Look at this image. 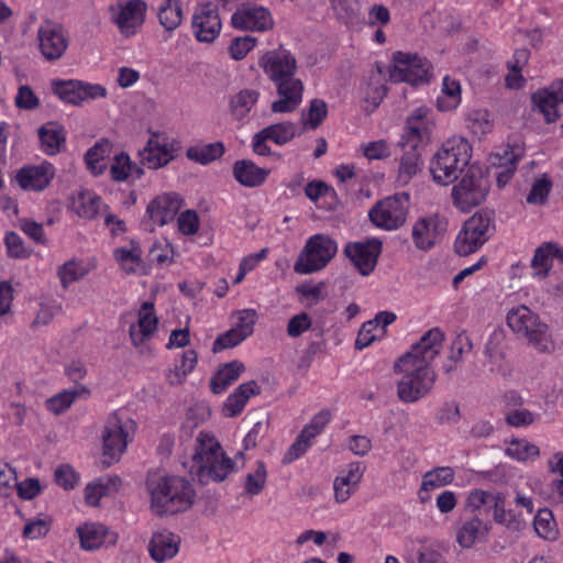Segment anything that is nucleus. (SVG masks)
<instances>
[{
	"instance_id": "bf43d9fd",
	"label": "nucleus",
	"mask_w": 563,
	"mask_h": 563,
	"mask_svg": "<svg viewBox=\"0 0 563 563\" xmlns=\"http://www.w3.org/2000/svg\"><path fill=\"white\" fill-rule=\"evenodd\" d=\"M473 349V343L465 332L459 333L452 342L449 360L452 362H461L465 353H470Z\"/></svg>"
},
{
	"instance_id": "cd10ccee",
	"label": "nucleus",
	"mask_w": 563,
	"mask_h": 563,
	"mask_svg": "<svg viewBox=\"0 0 563 563\" xmlns=\"http://www.w3.org/2000/svg\"><path fill=\"white\" fill-rule=\"evenodd\" d=\"M41 150L49 156L62 152L66 144V130L56 122L49 121L41 125L37 130Z\"/></svg>"
},
{
	"instance_id": "c756f323",
	"label": "nucleus",
	"mask_w": 563,
	"mask_h": 563,
	"mask_svg": "<svg viewBox=\"0 0 563 563\" xmlns=\"http://www.w3.org/2000/svg\"><path fill=\"white\" fill-rule=\"evenodd\" d=\"M268 175V170L258 167L250 159H241L233 165V176L238 183L245 187L261 186Z\"/></svg>"
},
{
	"instance_id": "39448f33",
	"label": "nucleus",
	"mask_w": 563,
	"mask_h": 563,
	"mask_svg": "<svg viewBox=\"0 0 563 563\" xmlns=\"http://www.w3.org/2000/svg\"><path fill=\"white\" fill-rule=\"evenodd\" d=\"M471 145L463 139L448 140L430 161L433 180L443 186L453 184L471 164Z\"/></svg>"
},
{
	"instance_id": "13d9d810",
	"label": "nucleus",
	"mask_w": 563,
	"mask_h": 563,
	"mask_svg": "<svg viewBox=\"0 0 563 563\" xmlns=\"http://www.w3.org/2000/svg\"><path fill=\"white\" fill-rule=\"evenodd\" d=\"M246 336L240 330L232 328L225 333L219 335L212 346V351L218 353L224 349H231L243 342Z\"/></svg>"
},
{
	"instance_id": "09e8293b",
	"label": "nucleus",
	"mask_w": 563,
	"mask_h": 563,
	"mask_svg": "<svg viewBox=\"0 0 563 563\" xmlns=\"http://www.w3.org/2000/svg\"><path fill=\"white\" fill-rule=\"evenodd\" d=\"M271 141L278 145L290 142L297 134V126L295 123L285 121L276 124L268 125L264 129Z\"/></svg>"
},
{
	"instance_id": "79ce46f5",
	"label": "nucleus",
	"mask_w": 563,
	"mask_h": 563,
	"mask_svg": "<svg viewBox=\"0 0 563 563\" xmlns=\"http://www.w3.org/2000/svg\"><path fill=\"white\" fill-rule=\"evenodd\" d=\"M495 522L505 526L511 531H520L525 526V520L520 515L515 514L512 510L506 509V497L504 494L497 497L494 508Z\"/></svg>"
},
{
	"instance_id": "9d476101",
	"label": "nucleus",
	"mask_w": 563,
	"mask_h": 563,
	"mask_svg": "<svg viewBox=\"0 0 563 563\" xmlns=\"http://www.w3.org/2000/svg\"><path fill=\"white\" fill-rule=\"evenodd\" d=\"M409 209V196L397 194L378 201L369 211L371 221L378 228L396 230L407 219Z\"/></svg>"
},
{
	"instance_id": "a18cd8bd",
	"label": "nucleus",
	"mask_w": 563,
	"mask_h": 563,
	"mask_svg": "<svg viewBox=\"0 0 563 563\" xmlns=\"http://www.w3.org/2000/svg\"><path fill=\"white\" fill-rule=\"evenodd\" d=\"M89 273V268L82 262L70 260L64 263L57 271L63 288H67L71 283L79 280Z\"/></svg>"
},
{
	"instance_id": "bb28decb",
	"label": "nucleus",
	"mask_w": 563,
	"mask_h": 563,
	"mask_svg": "<svg viewBox=\"0 0 563 563\" xmlns=\"http://www.w3.org/2000/svg\"><path fill=\"white\" fill-rule=\"evenodd\" d=\"M158 320L154 313V305L145 301L139 313L137 323L129 329L130 338L135 346L151 339L157 329Z\"/></svg>"
},
{
	"instance_id": "4d7b16f0",
	"label": "nucleus",
	"mask_w": 563,
	"mask_h": 563,
	"mask_svg": "<svg viewBox=\"0 0 563 563\" xmlns=\"http://www.w3.org/2000/svg\"><path fill=\"white\" fill-rule=\"evenodd\" d=\"M442 91L444 96L450 99V101L446 103L445 100L438 99L439 109L444 111L455 108L460 102V84L456 80L451 79L450 77H444Z\"/></svg>"
},
{
	"instance_id": "6e6d98bb",
	"label": "nucleus",
	"mask_w": 563,
	"mask_h": 563,
	"mask_svg": "<svg viewBox=\"0 0 563 563\" xmlns=\"http://www.w3.org/2000/svg\"><path fill=\"white\" fill-rule=\"evenodd\" d=\"M422 142L421 123L412 122V119L407 120L406 132L401 135L398 145L404 150L417 148Z\"/></svg>"
},
{
	"instance_id": "0eeeda50",
	"label": "nucleus",
	"mask_w": 563,
	"mask_h": 563,
	"mask_svg": "<svg viewBox=\"0 0 563 563\" xmlns=\"http://www.w3.org/2000/svg\"><path fill=\"white\" fill-rule=\"evenodd\" d=\"M489 191V179L481 166L470 165L459 184L452 188V199L456 208L463 212L479 206Z\"/></svg>"
},
{
	"instance_id": "5fc2aeb1",
	"label": "nucleus",
	"mask_w": 563,
	"mask_h": 563,
	"mask_svg": "<svg viewBox=\"0 0 563 563\" xmlns=\"http://www.w3.org/2000/svg\"><path fill=\"white\" fill-rule=\"evenodd\" d=\"M552 188V181L543 175L533 181L530 192L527 196V202L530 205H543L547 202Z\"/></svg>"
},
{
	"instance_id": "dca6fc26",
	"label": "nucleus",
	"mask_w": 563,
	"mask_h": 563,
	"mask_svg": "<svg viewBox=\"0 0 563 563\" xmlns=\"http://www.w3.org/2000/svg\"><path fill=\"white\" fill-rule=\"evenodd\" d=\"M448 230V220L435 213L420 218L412 228V241L421 251L433 247Z\"/></svg>"
},
{
	"instance_id": "6ab92c4d",
	"label": "nucleus",
	"mask_w": 563,
	"mask_h": 563,
	"mask_svg": "<svg viewBox=\"0 0 563 563\" xmlns=\"http://www.w3.org/2000/svg\"><path fill=\"white\" fill-rule=\"evenodd\" d=\"M531 100L547 123L556 122L560 119L558 107L563 103V80H554L549 87L537 90Z\"/></svg>"
},
{
	"instance_id": "69168bd1",
	"label": "nucleus",
	"mask_w": 563,
	"mask_h": 563,
	"mask_svg": "<svg viewBox=\"0 0 563 563\" xmlns=\"http://www.w3.org/2000/svg\"><path fill=\"white\" fill-rule=\"evenodd\" d=\"M312 325V321L308 313L301 312L299 314L294 316L289 319L287 324V334L290 338H298L305 331L310 329Z\"/></svg>"
},
{
	"instance_id": "864d4df0",
	"label": "nucleus",
	"mask_w": 563,
	"mask_h": 563,
	"mask_svg": "<svg viewBox=\"0 0 563 563\" xmlns=\"http://www.w3.org/2000/svg\"><path fill=\"white\" fill-rule=\"evenodd\" d=\"M506 454L518 461H528L539 456V448L526 440H514L506 449Z\"/></svg>"
},
{
	"instance_id": "b1692460",
	"label": "nucleus",
	"mask_w": 563,
	"mask_h": 563,
	"mask_svg": "<svg viewBox=\"0 0 563 563\" xmlns=\"http://www.w3.org/2000/svg\"><path fill=\"white\" fill-rule=\"evenodd\" d=\"M81 548L88 551L114 545L118 534L99 522H88L77 528Z\"/></svg>"
},
{
	"instance_id": "de8ad7c7",
	"label": "nucleus",
	"mask_w": 563,
	"mask_h": 563,
	"mask_svg": "<svg viewBox=\"0 0 563 563\" xmlns=\"http://www.w3.org/2000/svg\"><path fill=\"white\" fill-rule=\"evenodd\" d=\"M100 197L91 192H80L74 202L76 213L86 219H93L99 211Z\"/></svg>"
},
{
	"instance_id": "f03ea898",
	"label": "nucleus",
	"mask_w": 563,
	"mask_h": 563,
	"mask_svg": "<svg viewBox=\"0 0 563 563\" xmlns=\"http://www.w3.org/2000/svg\"><path fill=\"white\" fill-rule=\"evenodd\" d=\"M260 67L276 87L278 99L272 103L275 113L294 112L300 106L303 84L296 77L298 69L295 55L283 45L267 51L258 60Z\"/></svg>"
},
{
	"instance_id": "473e14b6",
	"label": "nucleus",
	"mask_w": 563,
	"mask_h": 563,
	"mask_svg": "<svg viewBox=\"0 0 563 563\" xmlns=\"http://www.w3.org/2000/svg\"><path fill=\"white\" fill-rule=\"evenodd\" d=\"M422 165L420 150H406L399 158L396 184L400 187L407 186L422 170Z\"/></svg>"
},
{
	"instance_id": "4c0bfd02",
	"label": "nucleus",
	"mask_w": 563,
	"mask_h": 563,
	"mask_svg": "<svg viewBox=\"0 0 563 563\" xmlns=\"http://www.w3.org/2000/svg\"><path fill=\"white\" fill-rule=\"evenodd\" d=\"M110 174L114 181H125L130 177L141 178L144 170L142 166L132 163L128 154L120 153L114 156Z\"/></svg>"
},
{
	"instance_id": "72a5a7b5",
	"label": "nucleus",
	"mask_w": 563,
	"mask_h": 563,
	"mask_svg": "<svg viewBox=\"0 0 563 563\" xmlns=\"http://www.w3.org/2000/svg\"><path fill=\"white\" fill-rule=\"evenodd\" d=\"M90 396V390L84 385H76L71 389H64L54 395L46 401V407L55 415H60L66 411L77 398H87Z\"/></svg>"
},
{
	"instance_id": "603ef678",
	"label": "nucleus",
	"mask_w": 563,
	"mask_h": 563,
	"mask_svg": "<svg viewBox=\"0 0 563 563\" xmlns=\"http://www.w3.org/2000/svg\"><path fill=\"white\" fill-rule=\"evenodd\" d=\"M328 114V107L323 100L313 99L310 101L308 111L301 113V121L310 129H317Z\"/></svg>"
},
{
	"instance_id": "e433bc0d",
	"label": "nucleus",
	"mask_w": 563,
	"mask_h": 563,
	"mask_svg": "<svg viewBox=\"0 0 563 563\" xmlns=\"http://www.w3.org/2000/svg\"><path fill=\"white\" fill-rule=\"evenodd\" d=\"M244 369L245 366L239 361H232L224 364L211 378V390L214 394H221L229 385L240 377Z\"/></svg>"
},
{
	"instance_id": "680f3d73",
	"label": "nucleus",
	"mask_w": 563,
	"mask_h": 563,
	"mask_svg": "<svg viewBox=\"0 0 563 563\" xmlns=\"http://www.w3.org/2000/svg\"><path fill=\"white\" fill-rule=\"evenodd\" d=\"M198 355L194 350H187L184 352L180 361V365L176 366L175 377L176 379L170 377L172 384H179L181 379L191 373L197 364Z\"/></svg>"
},
{
	"instance_id": "9b49d317",
	"label": "nucleus",
	"mask_w": 563,
	"mask_h": 563,
	"mask_svg": "<svg viewBox=\"0 0 563 563\" xmlns=\"http://www.w3.org/2000/svg\"><path fill=\"white\" fill-rule=\"evenodd\" d=\"M53 92L63 101L76 107H81L87 100L104 98L107 96L106 87L99 84H90L82 80L54 79L52 80Z\"/></svg>"
},
{
	"instance_id": "49530a36",
	"label": "nucleus",
	"mask_w": 563,
	"mask_h": 563,
	"mask_svg": "<svg viewBox=\"0 0 563 563\" xmlns=\"http://www.w3.org/2000/svg\"><path fill=\"white\" fill-rule=\"evenodd\" d=\"M267 479V471L264 462L257 461L255 468L245 477L244 489L250 496L258 495L265 487Z\"/></svg>"
},
{
	"instance_id": "412c9836",
	"label": "nucleus",
	"mask_w": 563,
	"mask_h": 563,
	"mask_svg": "<svg viewBox=\"0 0 563 563\" xmlns=\"http://www.w3.org/2000/svg\"><path fill=\"white\" fill-rule=\"evenodd\" d=\"M40 49L47 60L59 59L68 47V34L58 24L45 23L38 30Z\"/></svg>"
},
{
	"instance_id": "0e129e2a",
	"label": "nucleus",
	"mask_w": 563,
	"mask_h": 563,
	"mask_svg": "<svg viewBox=\"0 0 563 563\" xmlns=\"http://www.w3.org/2000/svg\"><path fill=\"white\" fill-rule=\"evenodd\" d=\"M54 476L57 485H59L66 490L73 489L78 483L79 478L75 470L68 464H63L58 466L55 471Z\"/></svg>"
},
{
	"instance_id": "58836bf2",
	"label": "nucleus",
	"mask_w": 563,
	"mask_h": 563,
	"mask_svg": "<svg viewBox=\"0 0 563 563\" xmlns=\"http://www.w3.org/2000/svg\"><path fill=\"white\" fill-rule=\"evenodd\" d=\"M112 150V145L110 141L102 139L100 142H97L91 148L87 151L85 154V162L87 168L93 175H100L106 169V164L103 161L107 156L110 155Z\"/></svg>"
},
{
	"instance_id": "052dcab7",
	"label": "nucleus",
	"mask_w": 563,
	"mask_h": 563,
	"mask_svg": "<svg viewBox=\"0 0 563 563\" xmlns=\"http://www.w3.org/2000/svg\"><path fill=\"white\" fill-rule=\"evenodd\" d=\"M255 44L256 38L250 35L235 37L229 46L230 56L235 60L243 59Z\"/></svg>"
},
{
	"instance_id": "c85d7f7f",
	"label": "nucleus",
	"mask_w": 563,
	"mask_h": 563,
	"mask_svg": "<svg viewBox=\"0 0 563 563\" xmlns=\"http://www.w3.org/2000/svg\"><path fill=\"white\" fill-rule=\"evenodd\" d=\"M489 529V523L484 522L476 515L471 516L463 521L461 528L457 530L456 541L462 548L470 549L476 542L485 541Z\"/></svg>"
},
{
	"instance_id": "aec40b11",
	"label": "nucleus",
	"mask_w": 563,
	"mask_h": 563,
	"mask_svg": "<svg viewBox=\"0 0 563 563\" xmlns=\"http://www.w3.org/2000/svg\"><path fill=\"white\" fill-rule=\"evenodd\" d=\"M192 29L197 41L212 43L221 31V20L217 8L211 3L198 7L192 16Z\"/></svg>"
},
{
	"instance_id": "20e7f679",
	"label": "nucleus",
	"mask_w": 563,
	"mask_h": 563,
	"mask_svg": "<svg viewBox=\"0 0 563 563\" xmlns=\"http://www.w3.org/2000/svg\"><path fill=\"white\" fill-rule=\"evenodd\" d=\"M235 463L222 450L213 435L200 432L196 439L190 473L200 484L223 482L234 472Z\"/></svg>"
},
{
	"instance_id": "774afa93",
	"label": "nucleus",
	"mask_w": 563,
	"mask_h": 563,
	"mask_svg": "<svg viewBox=\"0 0 563 563\" xmlns=\"http://www.w3.org/2000/svg\"><path fill=\"white\" fill-rule=\"evenodd\" d=\"M549 467L552 473L560 475L552 482V489L563 499V452L555 453L549 460Z\"/></svg>"
},
{
	"instance_id": "423d86ee",
	"label": "nucleus",
	"mask_w": 563,
	"mask_h": 563,
	"mask_svg": "<svg viewBox=\"0 0 563 563\" xmlns=\"http://www.w3.org/2000/svg\"><path fill=\"white\" fill-rule=\"evenodd\" d=\"M507 323L517 334L528 340L540 353H552L555 344L549 333V325L526 306L511 309L507 314Z\"/></svg>"
},
{
	"instance_id": "ea45409f",
	"label": "nucleus",
	"mask_w": 563,
	"mask_h": 563,
	"mask_svg": "<svg viewBox=\"0 0 563 563\" xmlns=\"http://www.w3.org/2000/svg\"><path fill=\"white\" fill-rule=\"evenodd\" d=\"M247 422L252 426L249 433L243 440L244 449H254L257 445L258 439H262L268 429V417L263 411L250 412L246 418Z\"/></svg>"
},
{
	"instance_id": "2f4dec72",
	"label": "nucleus",
	"mask_w": 563,
	"mask_h": 563,
	"mask_svg": "<svg viewBox=\"0 0 563 563\" xmlns=\"http://www.w3.org/2000/svg\"><path fill=\"white\" fill-rule=\"evenodd\" d=\"M455 473L452 467H435L423 475L419 498L422 504L430 500L428 493L432 489L451 484L454 481Z\"/></svg>"
},
{
	"instance_id": "ddd939ff",
	"label": "nucleus",
	"mask_w": 563,
	"mask_h": 563,
	"mask_svg": "<svg viewBox=\"0 0 563 563\" xmlns=\"http://www.w3.org/2000/svg\"><path fill=\"white\" fill-rule=\"evenodd\" d=\"M128 422H124L117 412L108 417L102 431L103 456L106 457L102 463L104 466H110L118 461L126 449L130 441Z\"/></svg>"
},
{
	"instance_id": "4be33fe9",
	"label": "nucleus",
	"mask_w": 563,
	"mask_h": 563,
	"mask_svg": "<svg viewBox=\"0 0 563 563\" xmlns=\"http://www.w3.org/2000/svg\"><path fill=\"white\" fill-rule=\"evenodd\" d=\"M232 25L240 30L266 31L273 26L267 9L253 4H242L231 18Z\"/></svg>"
},
{
	"instance_id": "a19ab883",
	"label": "nucleus",
	"mask_w": 563,
	"mask_h": 563,
	"mask_svg": "<svg viewBox=\"0 0 563 563\" xmlns=\"http://www.w3.org/2000/svg\"><path fill=\"white\" fill-rule=\"evenodd\" d=\"M224 144L222 142L195 145L187 150L186 156L190 161L207 165L220 158L224 154Z\"/></svg>"
},
{
	"instance_id": "c9c22d12",
	"label": "nucleus",
	"mask_w": 563,
	"mask_h": 563,
	"mask_svg": "<svg viewBox=\"0 0 563 563\" xmlns=\"http://www.w3.org/2000/svg\"><path fill=\"white\" fill-rule=\"evenodd\" d=\"M157 18L166 32H174L180 26L184 18L180 2L178 0H163L157 10Z\"/></svg>"
},
{
	"instance_id": "f8f14e48",
	"label": "nucleus",
	"mask_w": 563,
	"mask_h": 563,
	"mask_svg": "<svg viewBox=\"0 0 563 563\" xmlns=\"http://www.w3.org/2000/svg\"><path fill=\"white\" fill-rule=\"evenodd\" d=\"M393 62L394 66L389 70L391 82L418 85L427 80L430 65L427 59L419 57L417 54L397 52L393 56Z\"/></svg>"
},
{
	"instance_id": "393cba45",
	"label": "nucleus",
	"mask_w": 563,
	"mask_h": 563,
	"mask_svg": "<svg viewBox=\"0 0 563 563\" xmlns=\"http://www.w3.org/2000/svg\"><path fill=\"white\" fill-rule=\"evenodd\" d=\"M180 541V537L169 530L154 532L147 545L150 556L156 563L172 560L179 552Z\"/></svg>"
},
{
	"instance_id": "5701e85b",
	"label": "nucleus",
	"mask_w": 563,
	"mask_h": 563,
	"mask_svg": "<svg viewBox=\"0 0 563 563\" xmlns=\"http://www.w3.org/2000/svg\"><path fill=\"white\" fill-rule=\"evenodd\" d=\"M140 163L148 169H158L166 166L173 158V148L165 137L154 133L145 147L139 152Z\"/></svg>"
},
{
	"instance_id": "8fccbe9b",
	"label": "nucleus",
	"mask_w": 563,
	"mask_h": 563,
	"mask_svg": "<svg viewBox=\"0 0 563 563\" xmlns=\"http://www.w3.org/2000/svg\"><path fill=\"white\" fill-rule=\"evenodd\" d=\"M500 493L493 494L482 489H474L467 496L465 509L471 514L479 510L483 506H488L494 509L496 499L500 497Z\"/></svg>"
},
{
	"instance_id": "4468645a",
	"label": "nucleus",
	"mask_w": 563,
	"mask_h": 563,
	"mask_svg": "<svg viewBox=\"0 0 563 563\" xmlns=\"http://www.w3.org/2000/svg\"><path fill=\"white\" fill-rule=\"evenodd\" d=\"M382 249V241L376 238H371L363 241L349 242L343 253L353 263L361 275L367 276L374 271Z\"/></svg>"
},
{
	"instance_id": "37998d69",
	"label": "nucleus",
	"mask_w": 563,
	"mask_h": 563,
	"mask_svg": "<svg viewBox=\"0 0 563 563\" xmlns=\"http://www.w3.org/2000/svg\"><path fill=\"white\" fill-rule=\"evenodd\" d=\"M533 527L538 536L545 540L552 541L558 538L556 522L549 508L539 509L533 520Z\"/></svg>"
},
{
	"instance_id": "3c124183",
	"label": "nucleus",
	"mask_w": 563,
	"mask_h": 563,
	"mask_svg": "<svg viewBox=\"0 0 563 563\" xmlns=\"http://www.w3.org/2000/svg\"><path fill=\"white\" fill-rule=\"evenodd\" d=\"M260 93L253 89H244L232 97L230 106L232 111L240 117L246 114L257 102Z\"/></svg>"
},
{
	"instance_id": "7c9ffc66",
	"label": "nucleus",
	"mask_w": 563,
	"mask_h": 563,
	"mask_svg": "<svg viewBox=\"0 0 563 563\" xmlns=\"http://www.w3.org/2000/svg\"><path fill=\"white\" fill-rule=\"evenodd\" d=\"M260 394V386L255 380L241 384L233 394H231L223 405L222 411L227 417H235L244 409L252 395Z\"/></svg>"
},
{
	"instance_id": "f257e3e1",
	"label": "nucleus",
	"mask_w": 563,
	"mask_h": 563,
	"mask_svg": "<svg viewBox=\"0 0 563 563\" xmlns=\"http://www.w3.org/2000/svg\"><path fill=\"white\" fill-rule=\"evenodd\" d=\"M444 333L439 328L427 331L394 365L401 377L397 382V396L407 404L417 402L433 388L437 374L432 361L441 353Z\"/></svg>"
},
{
	"instance_id": "e2e57ef3",
	"label": "nucleus",
	"mask_w": 563,
	"mask_h": 563,
	"mask_svg": "<svg viewBox=\"0 0 563 563\" xmlns=\"http://www.w3.org/2000/svg\"><path fill=\"white\" fill-rule=\"evenodd\" d=\"M324 287L325 284L323 282H320L317 285L305 283L297 285L295 290L301 297L309 300L308 306H314L325 298V295L322 292Z\"/></svg>"
},
{
	"instance_id": "a211bd4d",
	"label": "nucleus",
	"mask_w": 563,
	"mask_h": 563,
	"mask_svg": "<svg viewBox=\"0 0 563 563\" xmlns=\"http://www.w3.org/2000/svg\"><path fill=\"white\" fill-rule=\"evenodd\" d=\"M56 169L47 161L40 165H26L20 168L15 174L18 185L26 191H43L55 177Z\"/></svg>"
},
{
	"instance_id": "a878e982",
	"label": "nucleus",
	"mask_w": 563,
	"mask_h": 563,
	"mask_svg": "<svg viewBox=\"0 0 563 563\" xmlns=\"http://www.w3.org/2000/svg\"><path fill=\"white\" fill-rule=\"evenodd\" d=\"M364 470L360 462H352L335 477L333 483L334 498L339 504L345 503L357 489Z\"/></svg>"
},
{
	"instance_id": "f704fd0d",
	"label": "nucleus",
	"mask_w": 563,
	"mask_h": 563,
	"mask_svg": "<svg viewBox=\"0 0 563 563\" xmlns=\"http://www.w3.org/2000/svg\"><path fill=\"white\" fill-rule=\"evenodd\" d=\"M559 254V244L553 242L542 243L536 251L531 261L534 275L545 278L552 268L553 258Z\"/></svg>"
},
{
	"instance_id": "c03bdc74",
	"label": "nucleus",
	"mask_w": 563,
	"mask_h": 563,
	"mask_svg": "<svg viewBox=\"0 0 563 563\" xmlns=\"http://www.w3.org/2000/svg\"><path fill=\"white\" fill-rule=\"evenodd\" d=\"M522 156V150L517 147H511L510 151H505L504 156L500 158V166L504 168L497 174L496 181L499 188L505 187L508 181L514 176L516 170V164L520 161Z\"/></svg>"
},
{
	"instance_id": "f3484780",
	"label": "nucleus",
	"mask_w": 563,
	"mask_h": 563,
	"mask_svg": "<svg viewBox=\"0 0 563 563\" xmlns=\"http://www.w3.org/2000/svg\"><path fill=\"white\" fill-rule=\"evenodd\" d=\"M181 207L176 194H166L154 198L146 208L148 219L143 221L144 229L153 232L155 225H165L173 221Z\"/></svg>"
},
{
	"instance_id": "338daca9",
	"label": "nucleus",
	"mask_w": 563,
	"mask_h": 563,
	"mask_svg": "<svg viewBox=\"0 0 563 563\" xmlns=\"http://www.w3.org/2000/svg\"><path fill=\"white\" fill-rule=\"evenodd\" d=\"M15 106L24 110H34L38 107L40 101L30 86H21L15 96Z\"/></svg>"
},
{
	"instance_id": "1a4fd4ad",
	"label": "nucleus",
	"mask_w": 563,
	"mask_h": 563,
	"mask_svg": "<svg viewBox=\"0 0 563 563\" xmlns=\"http://www.w3.org/2000/svg\"><path fill=\"white\" fill-rule=\"evenodd\" d=\"M493 222L494 212L490 210H482L471 217L455 240L456 253L466 256L479 249L487 241Z\"/></svg>"
},
{
	"instance_id": "2eb2a0df",
	"label": "nucleus",
	"mask_w": 563,
	"mask_h": 563,
	"mask_svg": "<svg viewBox=\"0 0 563 563\" xmlns=\"http://www.w3.org/2000/svg\"><path fill=\"white\" fill-rule=\"evenodd\" d=\"M146 3L143 0H122L117 9L111 7L112 20L125 37L134 35L145 21Z\"/></svg>"
},
{
	"instance_id": "7ed1b4c3",
	"label": "nucleus",
	"mask_w": 563,
	"mask_h": 563,
	"mask_svg": "<svg viewBox=\"0 0 563 563\" xmlns=\"http://www.w3.org/2000/svg\"><path fill=\"white\" fill-rule=\"evenodd\" d=\"M145 486L151 497L150 508L158 517L186 511L194 505L195 490L184 477L150 472Z\"/></svg>"
},
{
	"instance_id": "6e6552de",
	"label": "nucleus",
	"mask_w": 563,
	"mask_h": 563,
	"mask_svg": "<svg viewBox=\"0 0 563 563\" xmlns=\"http://www.w3.org/2000/svg\"><path fill=\"white\" fill-rule=\"evenodd\" d=\"M336 251L338 245L333 239L327 234H314L300 251L294 271L301 275L319 272L330 263Z\"/></svg>"
}]
</instances>
